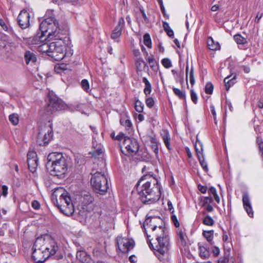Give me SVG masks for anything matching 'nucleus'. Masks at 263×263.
Here are the masks:
<instances>
[{
    "mask_svg": "<svg viewBox=\"0 0 263 263\" xmlns=\"http://www.w3.org/2000/svg\"><path fill=\"white\" fill-rule=\"evenodd\" d=\"M162 220L159 217H147L143 224L144 232L147 236V242L161 261L171 263L168 254L170 238L168 230L161 226Z\"/></svg>",
    "mask_w": 263,
    "mask_h": 263,
    "instance_id": "obj_1",
    "label": "nucleus"
},
{
    "mask_svg": "<svg viewBox=\"0 0 263 263\" xmlns=\"http://www.w3.org/2000/svg\"><path fill=\"white\" fill-rule=\"evenodd\" d=\"M40 29L43 35L47 36L49 40H54L50 43V52L48 55L53 58L56 61H61L65 57L66 37L63 36L67 31L60 32L59 24L53 17L45 18L40 24ZM67 40L68 37H66Z\"/></svg>",
    "mask_w": 263,
    "mask_h": 263,
    "instance_id": "obj_2",
    "label": "nucleus"
},
{
    "mask_svg": "<svg viewBox=\"0 0 263 263\" xmlns=\"http://www.w3.org/2000/svg\"><path fill=\"white\" fill-rule=\"evenodd\" d=\"M32 250V257L36 263H43L50 257L57 260L63 257L62 250L55 240L49 235L37 238Z\"/></svg>",
    "mask_w": 263,
    "mask_h": 263,
    "instance_id": "obj_3",
    "label": "nucleus"
},
{
    "mask_svg": "<svg viewBox=\"0 0 263 263\" xmlns=\"http://www.w3.org/2000/svg\"><path fill=\"white\" fill-rule=\"evenodd\" d=\"M137 190L141 202L151 204L157 201L161 196V185L152 175H143L138 182Z\"/></svg>",
    "mask_w": 263,
    "mask_h": 263,
    "instance_id": "obj_4",
    "label": "nucleus"
},
{
    "mask_svg": "<svg viewBox=\"0 0 263 263\" xmlns=\"http://www.w3.org/2000/svg\"><path fill=\"white\" fill-rule=\"evenodd\" d=\"M46 166L51 175L60 179L65 177L68 169L67 162L62 153H50L47 156Z\"/></svg>",
    "mask_w": 263,
    "mask_h": 263,
    "instance_id": "obj_5",
    "label": "nucleus"
},
{
    "mask_svg": "<svg viewBox=\"0 0 263 263\" xmlns=\"http://www.w3.org/2000/svg\"><path fill=\"white\" fill-rule=\"evenodd\" d=\"M60 196V204L57 206L61 212L66 215L70 216L74 212V207L68 193L63 188L56 189L53 193V196Z\"/></svg>",
    "mask_w": 263,
    "mask_h": 263,
    "instance_id": "obj_6",
    "label": "nucleus"
},
{
    "mask_svg": "<svg viewBox=\"0 0 263 263\" xmlns=\"http://www.w3.org/2000/svg\"><path fill=\"white\" fill-rule=\"evenodd\" d=\"M91 184L94 191L101 195L105 194L108 189L107 179L104 174L100 172H97L92 175Z\"/></svg>",
    "mask_w": 263,
    "mask_h": 263,
    "instance_id": "obj_7",
    "label": "nucleus"
},
{
    "mask_svg": "<svg viewBox=\"0 0 263 263\" xmlns=\"http://www.w3.org/2000/svg\"><path fill=\"white\" fill-rule=\"evenodd\" d=\"M52 137V124L50 121H48L46 124L40 127L37 141L40 145H45L51 141Z\"/></svg>",
    "mask_w": 263,
    "mask_h": 263,
    "instance_id": "obj_8",
    "label": "nucleus"
},
{
    "mask_svg": "<svg viewBox=\"0 0 263 263\" xmlns=\"http://www.w3.org/2000/svg\"><path fill=\"white\" fill-rule=\"evenodd\" d=\"M65 108L63 101L55 96H49L46 111L49 114H53L61 111Z\"/></svg>",
    "mask_w": 263,
    "mask_h": 263,
    "instance_id": "obj_9",
    "label": "nucleus"
},
{
    "mask_svg": "<svg viewBox=\"0 0 263 263\" xmlns=\"http://www.w3.org/2000/svg\"><path fill=\"white\" fill-rule=\"evenodd\" d=\"M121 147L125 148L127 152L131 155L136 154L139 148V144L135 139L126 137L124 138Z\"/></svg>",
    "mask_w": 263,
    "mask_h": 263,
    "instance_id": "obj_10",
    "label": "nucleus"
},
{
    "mask_svg": "<svg viewBox=\"0 0 263 263\" xmlns=\"http://www.w3.org/2000/svg\"><path fill=\"white\" fill-rule=\"evenodd\" d=\"M117 244L119 249L122 253H127L134 247V241L128 238L118 236L117 238Z\"/></svg>",
    "mask_w": 263,
    "mask_h": 263,
    "instance_id": "obj_11",
    "label": "nucleus"
},
{
    "mask_svg": "<svg viewBox=\"0 0 263 263\" xmlns=\"http://www.w3.org/2000/svg\"><path fill=\"white\" fill-rule=\"evenodd\" d=\"M30 17L31 15L27 11L23 10L21 11L17 17V22L21 28L26 29L29 27Z\"/></svg>",
    "mask_w": 263,
    "mask_h": 263,
    "instance_id": "obj_12",
    "label": "nucleus"
},
{
    "mask_svg": "<svg viewBox=\"0 0 263 263\" xmlns=\"http://www.w3.org/2000/svg\"><path fill=\"white\" fill-rule=\"evenodd\" d=\"M27 162L30 171L32 173L35 172L38 165V159L34 151H31L28 153Z\"/></svg>",
    "mask_w": 263,
    "mask_h": 263,
    "instance_id": "obj_13",
    "label": "nucleus"
},
{
    "mask_svg": "<svg viewBox=\"0 0 263 263\" xmlns=\"http://www.w3.org/2000/svg\"><path fill=\"white\" fill-rule=\"evenodd\" d=\"M125 21L123 17H120L119 20L117 25L112 30L111 34V38L117 42L120 41L119 38L122 34V29L124 27Z\"/></svg>",
    "mask_w": 263,
    "mask_h": 263,
    "instance_id": "obj_14",
    "label": "nucleus"
},
{
    "mask_svg": "<svg viewBox=\"0 0 263 263\" xmlns=\"http://www.w3.org/2000/svg\"><path fill=\"white\" fill-rule=\"evenodd\" d=\"M242 202L243 208L248 216L250 217H253L254 216V212L253 211L249 197L246 194H243L242 196Z\"/></svg>",
    "mask_w": 263,
    "mask_h": 263,
    "instance_id": "obj_15",
    "label": "nucleus"
},
{
    "mask_svg": "<svg viewBox=\"0 0 263 263\" xmlns=\"http://www.w3.org/2000/svg\"><path fill=\"white\" fill-rule=\"evenodd\" d=\"M92 137L93 151L92 152V155L93 157H96L102 154L103 153L104 149L103 145H102L101 143H99L96 141V137H95L94 135H93Z\"/></svg>",
    "mask_w": 263,
    "mask_h": 263,
    "instance_id": "obj_16",
    "label": "nucleus"
},
{
    "mask_svg": "<svg viewBox=\"0 0 263 263\" xmlns=\"http://www.w3.org/2000/svg\"><path fill=\"white\" fill-rule=\"evenodd\" d=\"M76 257L78 260L82 263H90L91 261L90 256L84 251H78Z\"/></svg>",
    "mask_w": 263,
    "mask_h": 263,
    "instance_id": "obj_17",
    "label": "nucleus"
},
{
    "mask_svg": "<svg viewBox=\"0 0 263 263\" xmlns=\"http://www.w3.org/2000/svg\"><path fill=\"white\" fill-rule=\"evenodd\" d=\"M197 142H196L195 143V148L196 149L197 155L198 156V160L200 162V164L201 166H202V167L203 168V169L205 172H208V168L207 163L204 160V157H203L202 154H201V155H199L200 152V151L197 148Z\"/></svg>",
    "mask_w": 263,
    "mask_h": 263,
    "instance_id": "obj_18",
    "label": "nucleus"
},
{
    "mask_svg": "<svg viewBox=\"0 0 263 263\" xmlns=\"http://www.w3.org/2000/svg\"><path fill=\"white\" fill-rule=\"evenodd\" d=\"M207 45L209 49L212 50H216L220 49L219 43L217 42H215L211 37L208 38Z\"/></svg>",
    "mask_w": 263,
    "mask_h": 263,
    "instance_id": "obj_19",
    "label": "nucleus"
},
{
    "mask_svg": "<svg viewBox=\"0 0 263 263\" xmlns=\"http://www.w3.org/2000/svg\"><path fill=\"white\" fill-rule=\"evenodd\" d=\"M24 58L27 64H28L30 62L34 63L36 61L35 54L30 51H27L25 52Z\"/></svg>",
    "mask_w": 263,
    "mask_h": 263,
    "instance_id": "obj_20",
    "label": "nucleus"
},
{
    "mask_svg": "<svg viewBox=\"0 0 263 263\" xmlns=\"http://www.w3.org/2000/svg\"><path fill=\"white\" fill-rule=\"evenodd\" d=\"M161 135L162 136L163 142L167 148L168 149L170 150V136L167 130H163Z\"/></svg>",
    "mask_w": 263,
    "mask_h": 263,
    "instance_id": "obj_21",
    "label": "nucleus"
},
{
    "mask_svg": "<svg viewBox=\"0 0 263 263\" xmlns=\"http://www.w3.org/2000/svg\"><path fill=\"white\" fill-rule=\"evenodd\" d=\"M135 61L137 70L142 71L145 70L146 68L148 67L147 64L144 62L142 58L135 59Z\"/></svg>",
    "mask_w": 263,
    "mask_h": 263,
    "instance_id": "obj_22",
    "label": "nucleus"
},
{
    "mask_svg": "<svg viewBox=\"0 0 263 263\" xmlns=\"http://www.w3.org/2000/svg\"><path fill=\"white\" fill-rule=\"evenodd\" d=\"M120 124L124 126L126 130L130 132L133 129V124L131 121L128 119L122 118L120 119Z\"/></svg>",
    "mask_w": 263,
    "mask_h": 263,
    "instance_id": "obj_23",
    "label": "nucleus"
},
{
    "mask_svg": "<svg viewBox=\"0 0 263 263\" xmlns=\"http://www.w3.org/2000/svg\"><path fill=\"white\" fill-rule=\"evenodd\" d=\"M177 234L181 245L183 246H185L187 236L185 231L182 229H178L177 231Z\"/></svg>",
    "mask_w": 263,
    "mask_h": 263,
    "instance_id": "obj_24",
    "label": "nucleus"
},
{
    "mask_svg": "<svg viewBox=\"0 0 263 263\" xmlns=\"http://www.w3.org/2000/svg\"><path fill=\"white\" fill-rule=\"evenodd\" d=\"M198 246L200 256L203 259L208 258L210 256V253L206 247L203 246H201L200 243H198Z\"/></svg>",
    "mask_w": 263,
    "mask_h": 263,
    "instance_id": "obj_25",
    "label": "nucleus"
},
{
    "mask_svg": "<svg viewBox=\"0 0 263 263\" xmlns=\"http://www.w3.org/2000/svg\"><path fill=\"white\" fill-rule=\"evenodd\" d=\"M50 43H43L39 46L38 51L42 53H46L48 55V53L50 52Z\"/></svg>",
    "mask_w": 263,
    "mask_h": 263,
    "instance_id": "obj_26",
    "label": "nucleus"
},
{
    "mask_svg": "<svg viewBox=\"0 0 263 263\" xmlns=\"http://www.w3.org/2000/svg\"><path fill=\"white\" fill-rule=\"evenodd\" d=\"M208 193L209 196L212 198L213 197L217 203H220V198L217 193L216 189L214 187L211 186L208 190Z\"/></svg>",
    "mask_w": 263,
    "mask_h": 263,
    "instance_id": "obj_27",
    "label": "nucleus"
},
{
    "mask_svg": "<svg viewBox=\"0 0 263 263\" xmlns=\"http://www.w3.org/2000/svg\"><path fill=\"white\" fill-rule=\"evenodd\" d=\"M142 82L145 84L144 93L146 96H147L149 95L152 91V85L148 80L145 77H143L142 78Z\"/></svg>",
    "mask_w": 263,
    "mask_h": 263,
    "instance_id": "obj_28",
    "label": "nucleus"
},
{
    "mask_svg": "<svg viewBox=\"0 0 263 263\" xmlns=\"http://www.w3.org/2000/svg\"><path fill=\"white\" fill-rule=\"evenodd\" d=\"M151 68L154 71L158 69V63L153 56L149 57L146 59Z\"/></svg>",
    "mask_w": 263,
    "mask_h": 263,
    "instance_id": "obj_29",
    "label": "nucleus"
},
{
    "mask_svg": "<svg viewBox=\"0 0 263 263\" xmlns=\"http://www.w3.org/2000/svg\"><path fill=\"white\" fill-rule=\"evenodd\" d=\"M231 76H228L224 79V82L227 90H229L231 85H233L235 83L236 76L234 75L232 79H230V78L231 77Z\"/></svg>",
    "mask_w": 263,
    "mask_h": 263,
    "instance_id": "obj_30",
    "label": "nucleus"
},
{
    "mask_svg": "<svg viewBox=\"0 0 263 263\" xmlns=\"http://www.w3.org/2000/svg\"><path fill=\"white\" fill-rule=\"evenodd\" d=\"M189 66H187L186 67V79L187 80L188 76L189 77L190 83L193 85L195 84V79L194 77V71L193 68L192 67L189 73L188 72Z\"/></svg>",
    "mask_w": 263,
    "mask_h": 263,
    "instance_id": "obj_31",
    "label": "nucleus"
},
{
    "mask_svg": "<svg viewBox=\"0 0 263 263\" xmlns=\"http://www.w3.org/2000/svg\"><path fill=\"white\" fill-rule=\"evenodd\" d=\"M202 234L203 236L206 238L207 241L212 244L213 239L214 231H203Z\"/></svg>",
    "mask_w": 263,
    "mask_h": 263,
    "instance_id": "obj_32",
    "label": "nucleus"
},
{
    "mask_svg": "<svg viewBox=\"0 0 263 263\" xmlns=\"http://www.w3.org/2000/svg\"><path fill=\"white\" fill-rule=\"evenodd\" d=\"M173 92L176 96L181 99L185 100L186 98L185 92L184 91L181 90L178 88L174 87L173 88Z\"/></svg>",
    "mask_w": 263,
    "mask_h": 263,
    "instance_id": "obj_33",
    "label": "nucleus"
},
{
    "mask_svg": "<svg viewBox=\"0 0 263 263\" xmlns=\"http://www.w3.org/2000/svg\"><path fill=\"white\" fill-rule=\"evenodd\" d=\"M135 108L138 112H142L144 108V104L138 99L135 100Z\"/></svg>",
    "mask_w": 263,
    "mask_h": 263,
    "instance_id": "obj_34",
    "label": "nucleus"
},
{
    "mask_svg": "<svg viewBox=\"0 0 263 263\" xmlns=\"http://www.w3.org/2000/svg\"><path fill=\"white\" fill-rule=\"evenodd\" d=\"M163 27L164 30L166 32L168 36L170 37H172L174 36V32L173 30L170 27V25L168 23L163 22Z\"/></svg>",
    "mask_w": 263,
    "mask_h": 263,
    "instance_id": "obj_35",
    "label": "nucleus"
},
{
    "mask_svg": "<svg viewBox=\"0 0 263 263\" xmlns=\"http://www.w3.org/2000/svg\"><path fill=\"white\" fill-rule=\"evenodd\" d=\"M151 146L152 149L153 150L154 152L157 154L158 153V146L157 144V139L154 138L152 137L151 139Z\"/></svg>",
    "mask_w": 263,
    "mask_h": 263,
    "instance_id": "obj_36",
    "label": "nucleus"
},
{
    "mask_svg": "<svg viewBox=\"0 0 263 263\" xmlns=\"http://www.w3.org/2000/svg\"><path fill=\"white\" fill-rule=\"evenodd\" d=\"M202 222L204 225L212 226L214 224V220L210 215H206L203 219Z\"/></svg>",
    "mask_w": 263,
    "mask_h": 263,
    "instance_id": "obj_37",
    "label": "nucleus"
},
{
    "mask_svg": "<svg viewBox=\"0 0 263 263\" xmlns=\"http://www.w3.org/2000/svg\"><path fill=\"white\" fill-rule=\"evenodd\" d=\"M234 39L238 44H245L247 43V39L242 37L240 34H236L234 36Z\"/></svg>",
    "mask_w": 263,
    "mask_h": 263,
    "instance_id": "obj_38",
    "label": "nucleus"
},
{
    "mask_svg": "<svg viewBox=\"0 0 263 263\" xmlns=\"http://www.w3.org/2000/svg\"><path fill=\"white\" fill-rule=\"evenodd\" d=\"M143 42L145 46L148 48L152 47V42L150 35L148 33H146L143 36Z\"/></svg>",
    "mask_w": 263,
    "mask_h": 263,
    "instance_id": "obj_39",
    "label": "nucleus"
},
{
    "mask_svg": "<svg viewBox=\"0 0 263 263\" xmlns=\"http://www.w3.org/2000/svg\"><path fill=\"white\" fill-rule=\"evenodd\" d=\"M201 201L202 202V206L212 204L213 201L212 198L209 196L202 197L201 198Z\"/></svg>",
    "mask_w": 263,
    "mask_h": 263,
    "instance_id": "obj_40",
    "label": "nucleus"
},
{
    "mask_svg": "<svg viewBox=\"0 0 263 263\" xmlns=\"http://www.w3.org/2000/svg\"><path fill=\"white\" fill-rule=\"evenodd\" d=\"M0 26L3 30L6 32L10 33L12 31V28L2 19H0Z\"/></svg>",
    "mask_w": 263,
    "mask_h": 263,
    "instance_id": "obj_41",
    "label": "nucleus"
},
{
    "mask_svg": "<svg viewBox=\"0 0 263 263\" xmlns=\"http://www.w3.org/2000/svg\"><path fill=\"white\" fill-rule=\"evenodd\" d=\"M10 121L14 125H16L18 123V115L15 114H12L9 117Z\"/></svg>",
    "mask_w": 263,
    "mask_h": 263,
    "instance_id": "obj_42",
    "label": "nucleus"
},
{
    "mask_svg": "<svg viewBox=\"0 0 263 263\" xmlns=\"http://www.w3.org/2000/svg\"><path fill=\"white\" fill-rule=\"evenodd\" d=\"M81 85L82 88H83V89L84 91H85L86 92L89 91L90 87H89V82L87 80H86V79L82 80L81 81Z\"/></svg>",
    "mask_w": 263,
    "mask_h": 263,
    "instance_id": "obj_43",
    "label": "nucleus"
},
{
    "mask_svg": "<svg viewBox=\"0 0 263 263\" xmlns=\"http://www.w3.org/2000/svg\"><path fill=\"white\" fill-rule=\"evenodd\" d=\"M162 64L166 68H171L172 66L171 61L168 58H164L161 61Z\"/></svg>",
    "mask_w": 263,
    "mask_h": 263,
    "instance_id": "obj_44",
    "label": "nucleus"
},
{
    "mask_svg": "<svg viewBox=\"0 0 263 263\" xmlns=\"http://www.w3.org/2000/svg\"><path fill=\"white\" fill-rule=\"evenodd\" d=\"M205 92L208 94H212L213 91V85L211 83H208L205 86Z\"/></svg>",
    "mask_w": 263,
    "mask_h": 263,
    "instance_id": "obj_45",
    "label": "nucleus"
},
{
    "mask_svg": "<svg viewBox=\"0 0 263 263\" xmlns=\"http://www.w3.org/2000/svg\"><path fill=\"white\" fill-rule=\"evenodd\" d=\"M190 95L192 101L194 104H196L198 102V97L196 93L193 89L190 90Z\"/></svg>",
    "mask_w": 263,
    "mask_h": 263,
    "instance_id": "obj_46",
    "label": "nucleus"
},
{
    "mask_svg": "<svg viewBox=\"0 0 263 263\" xmlns=\"http://www.w3.org/2000/svg\"><path fill=\"white\" fill-rule=\"evenodd\" d=\"M145 103L148 107L152 108L154 106L155 102L153 98L148 97L146 99Z\"/></svg>",
    "mask_w": 263,
    "mask_h": 263,
    "instance_id": "obj_47",
    "label": "nucleus"
},
{
    "mask_svg": "<svg viewBox=\"0 0 263 263\" xmlns=\"http://www.w3.org/2000/svg\"><path fill=\"white\" fill-rule=\"evenodd\" d=\"M229 261V257L228 255H224L218 260V263H228Z\"/></svg>",
    "mask_w": 263,
    "mask_h": 263,
    "instance_id": "obj_48",
    "label": "nucleus"
},
{
    "mask_svg": "<svg viewBox=\"0 0 263 263\" xmlns=\"http://www.w3.org/2000/svg\"><path fill=\"white\" fill-rule=\"evenodd\" d=\"M171 219L173 221L174 225L176 227H178L179 226V223L177 220V217L174 214H172Z\"/></svg>",
    "mask_w": 263,
    "mask_h": 263,
    "instance_id": "obj_49",
    "label": "nucleus"
},
{
    "mask_svg": "<svg viewBox=\"0 0 263 263\" xmlns=\"http://www.w3.org/2000/svg\"><path fill=\"white\" fill-rule=\"evenodd\" d=\"M226 114H227V109L228 108L229 109V110L230 111H232L233 110V106H232V105L231 104V103L230 102V101H228V100H226Z\"/></svg>",
    "mask_w": 263,
    "mask_h": 263,
    "instance_id": "obj_50",
    "label": "nucleus"
},
{
    "mask_svg": "<svg viewBox=\"0 0 263 263\" xmlns=\"http://www.w3.org/2000/svg\"><path fill=\"white\" fill-rule=\"evenodd\" d=\"M32 206L35 210H38L40 208V204L37 200H33L32 202Z\"/></svg>",
    "mask_w": 263,
    "mask_h": 263,
    "instance_id": "obj_51",
    "label": "nucleus"
},
{
    "mask_svg": "<svg viewBox=\"0 0 263 263\" xmlns=\"http://www.w3.org/2000/svg\"><path fill=\"white\" fill-rule=\"evenodd\" d=\"M8 194V187L6 185H3L2 187V195L6 197Z\"/></svg>",
    "mask_w": 263,
    "mask_h": 263,
    "instance_id": "obj_52",
    "label": "nucleus"
},
{
    "mask_svg": "<svg viewBox=\"0 0 263 263\" xmlns=\"http://www.w3.org/2000/svg\"><path fill=\"white\" fill-rule=\"evenodd\" d=\"M202 206L209 212H211L213 211V208L212 204L202 205Z\"/></svg>",
    "mask_w": 263,
    "mask_h": 263,
    "instance_id": "obj_53",
    "label": "nucleus"
},
{
    "mask_svg": "<svg viewBox=\"0 0 263 263\" xmlns=\"http://www.w3.org/2000/svg\"><path fill=\"white\" fill-rule=\"evenodd\" d=\"M168 210L170 211L171 214H173L174 212V209L173 208L172 202L170 200L167 201Z\"/></svg>",
    "mask_w": 263,
    "mask_h": 263,
    "instance_id": "obj_54",
    "label": "nucleus"
},
{
    "mask_svg": "<svg viewBox=\"0 0 263 263\" xmlns=\"http://www.w3.org/2000/svg\"><path fill=\"white\" fill-rule=\"evenodd\" d=\"M198 189L203 194H204L206 192L207 188L205 186L199 184L198 186Z\"/></svg>",
    "mask_w": 263,
    "mask_h": 263,
    "instance_id": "obj_55",
    "label": "nucleus"
},
{
    "mask_svg": "<svg viewBox=\"0 0 263 263\" xmlns=\"http://www.w3.org/2000/svg\"><path fill=\"white\" fill-rule=\"evenodd\" d=\"M84 199L87 200L86 203H90L92 202L93 199L92 196L89 195H85L84 197Z\"/></svg>",
    "mask_w": 263,
    "mask_h": 263,
    "instance_id": "obj_56",
    "label": "nucleus"
},
{
    "mask_svg": "<svg viewBox=\"0 0 263 263\" xmlns=\"http://www.w3.org/2000/svg\"><path fill=\"white\" fill-rule=\"evenodd\" d=\"M212 252H213L214 256H217L219 255V254L220 253V250H219V248H218L217 247H215L212 250Z\"/></svg>",
    "mask_w": 263,
    "mask_h": 263,
    "instance_id": "obj_57",
    "label": "nucleus"
},
{
    "mask_svg": "<svg viewBox=\"0 0 263 263\" xmlns=\"http://www.w3.org/2000/svg\"><path fill=\"white\" fill-rule=\"evenodd\" d=\"M135 117L139 122H142L144 120V116L141 114H136Z\"/></svg>",
    "mask_w": 263,
    "mask_h": 263,
    "instance_id": "obj_58",
    "label": "nucleus"
},
{
    "mask_svg": "<svg viewBox=\"0 0 263 263\" xmlns=\"http://www.w3.org/2000/svg\"><path fill=\"white\" fill-rule=\"evenodd\" d=\"M133 54L136 58V59H138V58H142L140 56V52L139 50H134Z\"/></svg>",
    "mask_w": 263,
    "mask_h": 263,
    "instance_id": "obj_59",
    "label": "nucleus"
},
{
    "mask_svg": "<svg viewBox=\"0 0 263 263\" xmlns=\"http://www.w3.org/2000/svg\"><path fill=\"white\" fill-rule=\"evenodd\" d=\"M263 16V13H258L256 15V16L255 18V22L256 23H258L259 22V21L261 19V18L262 17V16Z\"/></svg>",
    "mask_w": 263,
    "mask_h": 263,
    "instance_id": "obj_60",
    "label": "nucleus"
},
{
    "mask_svg": "<svg viewBox=\"0 0 263 263\" xmlns=\"http://www.w3.org/2000/svg\"><path fill=\"white\" fill-rule=\"evenodd\" d=\"M224 255H228V257H229L230 255V252L231 250V248L230 247L226 248V247L224 246Z\"/></svg>",
    "mask_w": 263,
    "mask_h": 263,
    "instance_id": "obj_61",
    "label": "nucleus"
},
{
    "mask_svg": "<svg viewBox=\"0 0 263 263\" xmlns=\"http://www.w3.org/2000/svg\"><path fill=\"white\" fill-rule=\"evenodd\" d=\"M229 237L226 232L223 233L222 235V240L224 242H227L228 241Z\"/></svg>",
    "mask_w": 263,
    "mask_h": 263,
    "instance_id": "obj_62",
    "label": "nucleus"
},
{
    "mask_svg": "<svg viewBox=\"0 0 263 263\" xmlns=\"http://www.w3.org/2000/svg\"><path fill=\"white\" fill-rule=\"evenodd\" d=\"M82 105V104H78L76 105H73L72 107H73L76 110L80 111L81 109Z\"/></svg>",
    "mask_w": 263,
    "mask_h": 263,
    "instance_id": "obj_63",
    "label": "nucleus"
},
{
    "mask_svg": "<svg viewBox=\"0 0 263 263\" xmlns=\"http://www.w3.org/2000/svg\"><path fill=\"white\" fill-rule=\"evenodd\" d=\"M257 106L259 108H263V102L259 100L257 103Z\"/></svg>",
    "mask_w": 263,
    "mask_h": 263,
    "instance_id": "obj_64",
    "label": "nucleus"
}]
</instances>
